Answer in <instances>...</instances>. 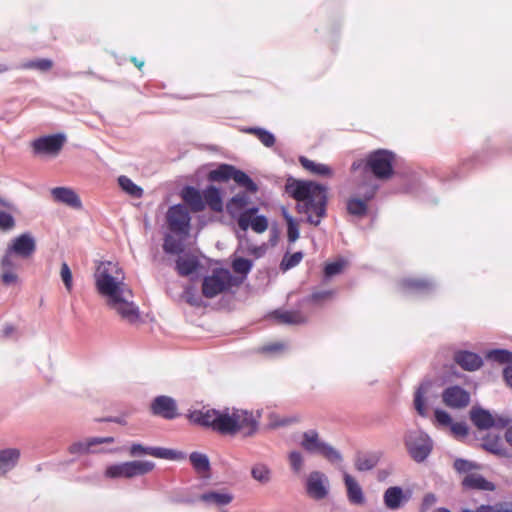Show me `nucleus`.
Wrapping results in <instances>:
<instances>
[{
  "mask_svg": "<svg viewBox=\"0 0 512 512\" xmlns=\"http://www.w3.org/2000/svg\"><path fill=\"white\" fill-rule=\"evenodd\" d=\"M299 419L296 417H285L273 424L274 427L287 426L291 423L298 422Z\"/></svg>",
  "mask_w": 512,
  "mask_h": 512,
  "instance_id": "nucleus-60",
  "label": "nucleus"
},
{
  "mask_svg": "<svg viewBox=\"0 0 512 512\" xmlns=\"http://www.w3.org/2000/svg\"><path fill=\"white\" fill-rule=\"evenodd\" d=\"M248 202L249 197L246 193H238L227 202L226 210L231 217H235L242 212Z\"/></svg>",
  "mask_w": 512,
  "mask_h": 512,
  "instance_id": "nucleus-31",
  "label": "nucleus"
},
{
  "mask_svg": "<svg viewBox=\"0 0 512 512\" xmlns=\"http://www.w3.org/2000/svg\"><path fill=\"white\" fill-rule=\"evenodd\" d=\"M404 444L410 457L418 463L425 461L433 449L432 439L421 430L408 431L404 436Z\"/></svg>",
  "mask_w": 512,
  "mask_h": 512,
  "instance_id": "nucleus-5",
  "label": "nucleus"
},
{
  "mask_svg": "<svg viewBox=\"0 0 512 512\" xmlns=\"http://www.w3.org/2000/svg\"><path fill=\"white\" fill-rule=\"evenodd\" d=\"M378 188V184L375 183L371 177L368 179L364 178L362 183L359 185V194L363 200L369 202L375 197Z\"/></svg>",
  "mask_w": 512,
  "mask_h": 512,
  "instance_id": "nucleus-40",
  "label": "nucleus"
},
{
  "mask_svg": "<svg viewBox=\"0 0 512 512\" xmlns=\"http://www.w3.org/2000/svg\"><path fill=\"white\" fill-rule=\"evenodd\" d=\"M155 464L151 461H129L110 465L105 470V476L108 478H133L142 476L151 472Z\"/></svg>",
  "mask_w": 512,
  "mask_h": 512,
  "instance_id": "nucleus-8",
  "label": "nucleus"
},
{
  "mask_svg": "<svg viewBox=\"0 0 512 512\" xmlns=\"http://www.w3.org/2000/svg\"><path fill=\"white\" fill-rule=\"evenodd\" d=\"M487 358L500 364H512V352L505 349H495L487 353Z\"/></svg>",
  "mask_w": 512,
  "mask_h": 512,
  "instance_id": "nucleus-46",
  "label": "nucleus"
},
{
  "mask_svg": "<svg viewBox=\"0 0 512 512\" xmlns=\"http://www.w3.org/2000/svg\"><path fill=\"white\" fill-rule=\"evenodd\" d=\"M257 207L243 210L237 217V223L241 230L247 231L251 228L256 233H263L268 228V219L264 215H256Z\"/></svg>",
  "mask_w": 512,
  "mask_h": 512,
  "instance_id": "nucleus-11",
  "label": "nucleus"
},
{
  "mask_svg": "<svg viewBox=\"0 0 512 512\" xmlns=\"http://www.w3.org/2000/svg\"><path fill=\"white\" fill-rule=\"evenodd\" d=\"M113 442V437H92L85 441L74 442L69 446V452L71 454H85L93 451L92 448L96 445Z\"/></svg>",
  "mask_w": 512,
  "mask_h": 512,
  "instance_id": "nucleus-23",
  "label": "nucleus"
},
{
  "mask_svg": "<svg viewBox=\"0 0 512 512\" xmlns=\"http://www.w3.org/2000/svg\"><path fill=\"white\" fill-rule=\"evenodd\" d=\"M236 284L235 278L229 270L217 268L212 271L211 275L203 279L202 293L206 298H214Z\"/></svg>",
  "mask_w": 512,
  "mask_h": 512,
  "instance_id": "nucleus-7",
  "label": "nucleus"
},
{
  "mask_svg": "<svg viewBox=\"0 0 512 512\" xmlns=\"http://www.w3.org/2000/svg\"><path fill=\"white\" fill-rule=\"evenodd\" d=\"M163 249L169 254H179L183 251V246L179 240L168 235L164 239Z\"/></svg>",
  "mask_w": 512,
  "mask_h": 512,
  "instance_id": "nucleus-48",
  "label": "nucleus"
},
{
  "mask_svg": "<svg viewBox=\"0 0 512 512\" xmlns=\"http://www.w3.org/2000/svg\"><path fill=\"white\" fill-rule=\"evenodd\" d=\"M189 460L198 473H206L210 470L209 458L203 453L192 452L189 456Z\"/></svg>",
  "mask_w": 512,
  "mask_h": 512,
  "instance_id": "nucleus-38",
  "label": "nucleus"
},
{
  "mask_svg": "<svg viewBox=\"0 0 512 512\" xmlns=\"http://www.w3.org/2000/svg\"><path fill=\"white\" fill-rule=\"evenodd\" d=\"M200 500L209 505L225 506L232 502L230 493L209 491L200 495Z\"/></svg>",
  "mask_w": 512,
  "mask_h": 512,
  "instance_id": "nucleus-28",
  "label": "nucleus"
},
{
  "mask_svg": "<svg viewBox=\"0 0 512 512\" xmlns=\"http://www.w3.org/2000/svg\"><path fill=\"white\" fill-rule=\"evenodd\" d=\"M283 348V345L281 343H275V344H270V345H266L262 348V351L263 352H276V351H279Z\"/></svg>",
  "mask_w": 512,
  "mask_h": 512,
  "instance_id": "nucleus-62",
  "label": "nucleus"
},
{
  "mask_svg": "<svg viewBox=\"0 0 512 512\" xmlns=\"http://www.w3.org/2000/svg\"><path fill=\"white\" fill-rule=\"evenodd\" d=\"M151 449L153 447H146L139 443H133L130 446V455L133 457L141 456V455H150Z\"/></svg>",
  "mask_w": 512,
  "mask_h": 512,
  "instance_id": "nucleus-55",
  "label": "nucleus"
},
{
  "mask_svg": "<svg viewBox=\"0 0 512 512\" xmlns=\"http://www.w3.org/2000/svg\"><path fill=\"white\" fill-rule=\"evenodd\" d=\"M344 264L345 262L342 260L328 263L324 268L325 277L330 278L332 276L339 274L342 271Z\"/></svg>",
  "mask_w": 512,
  "mask_h": 512,
  "instance_id": "nucleus-53",
  "label": "nucleus"
},
{
  "mask_svg": "<svg viewBox=\"0 0 512 512\" xmlns=\"http://www.w3.org/2000/svg\"><path fill=\"white\" fill-rule=\"evenodd\" d=\"M347 211L351 215L364 217L368 211L367 202L362 198L351 197L347 201Z\"/></svg>",
  "mask_w": 512,
  "mask_h": 512,
  "instance_id": "nucleus-37",
  "label": "nucleus"
},
{
  "mask_svg": "<svg viewBox=\"0 0 512 512\" xmlns=\"http://www.w3.org/2000/svg\"><path fill=\"white\" fill-rule=\"evenodd\" d=\"M18 255L5 250V253L0 261L1 268V281L4 285H12L18 282L17 270L20 269L21 264Z\"/></svg>",
  "mask_w": 512,
  "mask_h": 512,
  "instance_id": "nucleus-14",
  "label": "nucleus"
},
{
  "mask_svg": "<svg viewBox=\"0 0 512 512\" xmlns=\"http://www.w3.org/2000/svg\"><path fill=\"white\" fill-rule=\"evenodd\" d=\"M503 375L507 385L512 388V365L504 369Z\"/></svg>",
  "mask_w": 512,
  "mask_h": 512,
  "instance_id": "nucleus-61",
  "label": "nucleus"
},
{
  "mask_svg": "<svg viewBox=\"0 0 512 512\" xmlns=\"http://www.w3.org/2000/svg\"><path fill=\"white\" fill-rule=\"evenodd\" d=\"M451 431L454 435L465 437L468 435V427L464 422L451 423Z\"/></svg>",
  "mask_w": 512,
  "mask_h": 512,
  "instance_id": "nucleus-57",
  "label": "nucleus"
},
{
  "mask_svg": "<svg viewBox=\"0 0 512 512\" xmlns=\"http://www.w3.org/2000/svg\"><path fill=\"white\" fill-rule=\"evenodd\" d=\"M435 419L439 424L444 426L451 425L452 423L451 416L446 411L441 409L435 410Z\"/></svg>",
  "mask_w": 512,
  "mask_h": 512,
  "instance_id": "nucleus-58",
  "label": "nucleus"
},
{
  "mask_svg": "<svg viewBox=\"0 0 512 512\" xmlns=\"http://www.w3.org/2000/svg\"><path fill=\"white\" fill-rule=\"evenodd\" d=\"M60 276L64 283L65 288L68 291H71L72 286H73L72 272L66 262H63L61 265Z\"/></svg>",
  "mask_w": 512,
  "mask_h": 512,
  "instance_id": "nucleus-52",
  "label": "nucleus"
},
{
  "mask_svg": "<svg viewBox=\"0 0 512 512\" xmlns=\"http://www.w3.org/2000/svg\"><path fill=\"white\" fill-rule=\"evenodd\" d=\"M306 491L315 500L324 499L328 495L327 477L319 471L311 472L307 478Z\"/></svg>",
  "mask_w": 512,
  "mask_h": 512,
  "instance_id": "nucleus-16",
  "label": "nucleus"
},
{
  "mask_svg": "<svg viewBox=\"0 0 512 512\" xmlns=\"http://www.w3.org/2000/svg\"><path fill=\"white\" fill-rule=\"evenodd\" d=\"M20 455V450L17 448L0 450V477L4 476L17 465Z\"/></svg>",
  "mask_w": 512,
  "mask_h": 512,
  "instance_id": "nucleus-25",
  "label": "nucleus"
},
{
  "mask_svg": "<svg viewBox=\"0 0 512 512\" xmlns=\"http://www.w3.org/2000/svg\"><path fill=\"white\" fill-rule=\"evenodd\" d=\"M332 295L333 291L331 290L315 291L310 295L309 300L313 303H320L321 301L330 299Z\"/></svg>",
  "mask_w": 512,
  "mask_h": 512,
  "instance_id": "nucleus-56",
  "label": "nucleus"
},
{
  "mask_svg": "<svg viewBox=\"0 0 512 512\" xmlns=\"http://www.w3.org/2000/svg\"><path fill=\"white\" fill-rule=\"evenodd\" d=\"M437 502V497L433 493H427L421 503V511L425 512Z\"/></svg>",
  "mask_w": 512,
  "mask_h": 512,
  "instance_id": "nucleus-59",
  "label": "nucleus"
},
{
  "mask_svg": "<svg viewBox=\"0 0 512 512\" xmlns=\"http://www.w3.org/2000/svg\"><path fill=\"white\" fill-rule=\"evenodd\" d=\"M3 336L5 338H9L11 337L14 333H15V327L11 324H6L4 327H3Z\"/></svg>",
  "mask_w": 512,
  "mask_h": 512,
  "instance_id": "nucleus-63",
  "label": "nucleus"
},
{
  "mask_svg": "<svg viewBox=\"0 0 512 512\" xmlns=\"http://www.w3.org/2000/svg\"><path fill=\"white\" fill-rule=\"evenodd\" d=\"M118 184L123 191L134 198H141L143 196V189L136 185L129 177L120 176L118 178Z\"/></svg>",
  "mask_w": 512,
  "mask_h": 512,
  "instance_id": "nucleus-39",
  "label": "nucleus"
},
{
  "mask_svg": "<svg viewBox=\"0 0 512 512\" xmlns=\"http://www.w3.org/2000/svg\"><path fill=\"white\" fill-rule=\"evenodd\" d=\"M394 154L385 149L371 152L365 161V171L371 172L381 180L389 179L393 175Z\"/></svg>",
  "mask_w": 512,
  "mask_h": 512,
  "instance_id": "nucleus-6",
  "label": "nucleus"
},
{
  "mask_svg": "<svg viewBox=\"0 0 512 512\" xmlns=\"http://www.w3.org/2000/svg\"><path fill=\"white\" fill-rule=\"evenodd\" d=\"M442 401L449 408L462 409L470 403V394L464 388L453 385L444 389Z\"/></svg>",
  "mask_w": 512,
  "mask_h": 512,
  "instance_id": "nucleus-15",
  "label": "nucleus"
},
{
  "mask_svg": "<svg viewBox=\"0 0 512 512\" xmlns=\"http://www.w3.org/2000/svg\"><path fill=\"white\" fill-rule=\"evenodd\" d=\"M16 221L12 214L0 210V230L3 232L11 231L15 228Z\"/></svg>",
  "mask_w": 512,
  "mask_h": 512,
  "instance_id": "nucleus-50",
  "label": "nucleus"
},
{
  "mask_svg": "<svg viewBox=\"0 0 512 512\" xmlns=\"http://www.w3.org/2000/svg\"><path fill=\"white\" fill-rule=\"evenodd\" d=\"M95 285L98 293L107 299V305L123 321L130 324L138 322L139 308L133 302V292L124 282V273L118 263L100 262L95 273Z\"/></svg>",
  "mask_w": 512,
  "mask_h": 512,
  "instance_id": "nucleus-1",
  "label": "nucleus"
},
{
  "mask_svg": "<svg viewBox=\"0 0 512 512\" xmlns=\"http://www.w3.org/2000/svg\"><path fill=\"white\" fill-rule=\"evenodd\" d=\"M65 141L66 137L63 134L43 136L32 142V148L36 154L57 155Z\"/></svg>",
  "mask_w": 512,
  "mask_h": 512,
  "instance_id": "nucleus-12",
  "label": "nucleus"
},
{
  "mask_svg": "<svg viewBox=\"0 0 512 512\" xmlns=\"http://www.w3.org/2000/svg\"><path fill=\"white\" fill-rule=\"evenodd\" d=\"M462 485L467 489L492 490L493 484L479 474H468L464 477Z\"/></svg>",
  "mask_w": 512,
  "mask_h": 512,
  "instance_id": "nucleus-29",
  "label": "nucleus"
},
{
  "mask_svg": "<svg viewBox=\"0 0 512 512\" xmlns=\"http://www.w3.org/2000/svg\"><path fill=\"white\" fill-rule=\"evenodd\" d=\"M253 263L251 260L246 258H236L232 263L233 270L246 276L252 269Z\"/></svg>",
  "mask_w": 512,
  "mask_h": 512,
  "instance_id": "nucleus-49",
  "label": "nucleus"
},
{
  "mask_svg": "<svg viewBox=\"0 0 512 512\" xmlns=\"http://www.w3.org/2000/svg\"><path fill=\"white\" fill-rule=\"evenodd\" d=\"M300 446L309 454L320 455L331 463L342 461L341 453L329 443L320 438L315 429H310L302 434Z\"/></svg>",
  "mask_w": 512,
  "mask_h": 512,
  "instance_id": "nucleus-4",
  "label": "nucleus"
},
{
  "mask_svg": "<svg viewBox=\"0 0 512 512\" xmlns=\"http://www.w3.org/2000/svg\"><path fill=\"white\" fill-rule=\"evenodd\" d=\"M51 194L53 199L58 203L66 204L75 209H80L82 207L79 196L70 188L56 187L51 190Z\"/></svg>",
  "mask_w": 512,
  "mask_h": 512,
  "instance_id": "nucleus-21",
  "label": "nucleus"
},
{
  "mask_svg": "<svg viewBox=\"0 0 512 512\" xmlns=\"http://www.w3.org/2000/svg\"><path fill=\"white\" fill-rule=\"evenodd\" d=\"M251 476L261 484H267L271 481V469L264 463H257L251 469Z\"/></svg>",
  "mask_w": 512,
  "mask_h": 512,
  "instance_id": "nucleus-36",
  "label": "nucleus"
},
{
  "mask_svg": "<svg viewBox=\"0 0 512 512\" xmlns=\"http://www.w3.org/2000/svg\"><path fill=\"white\" fill-rule=\"evenodd\" d=\"M283 216L287 222V236L289 242H295L299 238L298 225L293 217L284 209Z\"/></svg>",
  "mask_w": 512,
  "mask_h": 512,
  "instance_id": "nucleus-47",
  "label": "nucleus"
},
{
  "mask_svg": "<svg viewBox=\"0 0 512 512\" xmlns=\"http://www.w3.org/2000/svg\"><path fill=\"white\" fill-rule=\"evenodd\" d=\"M203 200L205 202V205L207 204L212 211H223L222 196L220 190L215 186L210 185L203 191Z\"/></svg>",
  "mask_w": 512,
  "mask_h": 512,
  "instance_id": "nucleus-27",
  "label": "nucleus"
},
{
  "mask_svg": "<svg viewBox=\"0 0 512 512\" xmlns=\"http://www.w3.org/2000/svg\"><path fill=\"white\" fill-rule=\"evenodd\" d=\"M454 468L460 473H467L473 470L475 465L468 460L459 458L454 461Z\"/></svg>",
  "mask_w": 512,
  "mask_h": 512,
  "instance_id": "nucleus-54",
  "label": "nucleus"
},
{
  "mask_svg": "<svg viewBox=\"0 0 512 512\" xmlns=\"http://www.w3.org/2000/svg\"><path fill=\"white\" fill-rule=\"evenodd\" d=\"M150 408L154 415L164 419L172 420L178 416L176 402L169 396H157L151 402Z\"/></svg>",
  "mask_w": 512,
  "mask_h": 512,
  "instance_id": "nucleus-17",
  "label": "nucleus"
},
{
  "mask_svg": "<svg viewBox=\"0 0 512 512\" xmlns=\"http://www.w3.org/2000/svg\"><path fill=\"white\" fill-rule=\"evenodd\" d=\"M232 179L250 193H255L258 190L256 183L245 172L239 169L235 168Z\"/></svg>",
  "mask_w": 512,
  "mask_h": 512,
  "instance_id": "nucleus-41",
  "label": "nucleus"
},
{
  "mask_svg": "<svg viewBox=\"0 0 512 512\" xmlns=\"http://www.w3.org/2000/svg\"><path fill=\"white\" fill-rule=\"evenodd\" d=\"M344 483L347 490V498L351 504L362 505L365 502V497L361 486L358 482L348 473H344Z\"/></svg>",
  "mask_w": 512,
  "mask_h": 512,
  "instance_id": "nucleus-24",
  "label": "nucleus"
},
{
  "mask_svg": "<svg viewBox=\"0 0 512 512\" xmlns=\"http://www.w3.org/2000/svg\"><path fill=\"white\" fill-rule=\"evenodd\" d=\"M191 422L212 428L222 435H235L242 432L245 436L253 435L258 429V420L252 412L236 408L223 410H194L189 414Z\"/></svg>",
  "mask_w": 512,
  "mask_h": 512,
  "instance_id": "nucleus-2",
  "label": "nucleus"
},
{
  "mask_svg": "<svg viewBox=\"0 0 512 512\" xmlns=\"http://www.w3.org/2000/svg\"><path fill=\"white\" fill-rule=\"evenodd\" d=\"M6 249L18 255L19 258L28 259L36 251V240L31 233H22L13 238Z\"/></svg>",
  "mask_w": 512,
  "mask_h": 512,
  "instance_id": "nucleus-13",
  "label": "nucleus"
},
{
  "mask_svg": "<svg viewBox=\"0 0 512 512\" xmlns=\"http://www.w3.org/2000/svg\"><path fill=\"white\" fill-rule=\"evenodd\" d=\"M400 287L405 293L429 294L435 289V284L429 279L405 278L401 280Z\"/></svg>",
  "mask_w": 512,
  "mask_h": 512,
  "instance_id": "nucleus-19",
  "label": "nucleus"
},
{
  "mask_svg": "<svg viewBox=\"0 0 512 512\" xmlns=\"http://www.w3.org/2000/svg\"><path fill=\"white\" fill-rule=\"evenodd\" d=\"M454 361L467 371H475L483 364L482 358L478 354L466 350L455 352Z\"/></svg>",
  "mask_w": 512,
  "mask_h": 512,
  "instance_id": "nucleus-20",
  "label": "nucleus"
},
{
  "mask_svg": "<svg viewBox=\"0 0 512 512\" xmlns=\"http://www.w3.org/2000/svg\"><path fill=\"white\" fill-rule=\"evenodd\" d=\"M275 317L285 324H301L305 321L303 315L298 311H275Z\"/></svg>",
  "mask_w": 512,
  "mask_h": 512,
  "instance_id": "nucleus-42",
  "label": "nucleus"
},
{
  "mask_svg": "<svg viewBox=\"0 0 512 512\" xmlns=\"http://www.w3.org/2000/svg\"><path fill=\"white\" fill-rule=\"evenodd\" d=\"M244 132L255 135L258 140L265 146V147H272L275 142L276 138L275 136L268 130L260 127H249L244 130Z\"/></svg>",
  "mask_w": 512,
  "mask_h": 512,
  "instance_id": "nucleus-34",
  "label": "nucleus"
},
{
  "mask_svg": "<svg viewBox=\"0 0 512 512\" xmlns=\"http://www.w3.org/2000/svg\"><path fill=\"white\" fill-rule=\"evenodd\" d=\"M191 217L181 204L171 206L167 211V223L171 232L179 235L189 233Z\"/></svg>",
  "mask_w": 512,
  "mask_h": 512,
  "instance_id": "nucleus-10",
  "label": "nucleus"
},
{
  "mask_svg": "<svg viewBox=\"0 0 512 512\" xmlns=\"http://www.w3.org/2000/svg\"><path fill=\"white\" fill-rule=\"evenodd\" d=\"M410 499V494L404 493L399 486H391L387 488L383 495V502L386 508L390 510H398L404 506Z\"/></svg>",
  "mask_w": 512,
  "mask_h": 512,
  "instance_id": "nucleus-18",
  "label": "nucleus"
},
{
  "mask_svg": "<svg viewBox=\"0 0 512 512\" xmlns=\"http://www.w3.org/2000/svg\"><path fill=\"white\" fill-rule=\"evenodd\" d=\"M150 455L156 458L169 460H177L184 458V454L182 452L162 447H153V449H151Z\"/></svg>",
  "mask_w": 512,
  "mask_h": 512,
  "instance_id": "nucleus-43",
  "label": "nucleus"
},
{
  "mask_svg": "<svg viewBox=\"0 0 512 512\" xmlns=\"http://www.w3.org/2000/svg\"><path fill=\"white\" fill-rule=\"evenodd\" d=\"M381 454L378 452L358 453L355 458V468L360 471H370L379 463Z\"/></svg>",
  "mask_w": 512,
  "mask_h": 512,
  "instance_id": "nucleus-26",
  "label": "nucleus"
},
{
  "mask_svg": "<svg viewBox=\"0 0 512 512\" xmlns=\"http://www.w3.org/2000/svg\"><path fill=\"white\" fill-rule=\"evenodd\" d=\"M286 191L297 201V211L307 216V222L318 226L326 216L327 188L312 181L293 180L286 184Z\"/></svg>",
  "mask_w": 512,
  "mask_h": 512,
  "instance_id": "nucleus-3",
  "label": "nucleus"
},
{
  "mask_svg": "<svg viewBox=\"0 0 512 512\" xmlns=\"http://www.w3.org/2000/svg\"><path fill=\"white\" fill-rule=\"evenodd\" d=\"M363 168L364 173H367L368 171H365V161L358 160L354 161L351 165V171L356 172L357 170Z\"/></svg>",
  "mask_w": 512,
  "mask_h": 512,
  "instance_id": "nucleus-64",
  "label": "nucleus"
},
{
  "mask_svg": "<svg viewBox=\"0 0 512 512\" xmlns=\"http://www.w3.org/2000/svg\"><path fill=\"white\" fill-rule=\"evenodd\" d=\"M431 381H423L417 388L414 396V406L420 416L425 417L427 415V409L425 405L424 396L431 388Z\"/></svg>",
  "mask_w": 512,
  "mask_h": 512,
  "instance_id": "nucleus-30",
  "label": "nucleus"
},
{
  "mask_svg": "<svg viewBox=\"0 0 512 512\" xmlns=\"http://www.w3.org/2000/svg\"><path fill=\"white\" fill-rule=\"evenodd\" d=\"M53 62L49 59H35L24 62L20 65L22 69H36L42 72L48 71L52 68Z\"/></svg>",
  "mask_w": 512,
  "mask_h": 512,
  "instance_id": "nucleus-45",
  "label": "nucleus"
},
{
  "mask_svg": "<svg viewBox=\"0 0 512 512\" xmlns=\"http://www.w3.org/2000/svg\"><path fill=\"white\" fill-rule=\"evenodd\" d=\"M234 170V166L222 164L217 169L210 171L208 178L210 181H228L232 179Z\"/></svg>",
  "mask_w": 512,
  "mask_h": 512,
  "instance_id": "nucleus-35",
  "label": "nucleus"
},
{
  "mask_svg": "<svg viewBox=\"0 0 512 512\" xmlns=\"http://www.w3.org/2000/svg\"><path fill=\"white\" fill-rule=\"evenodd\" d=\"M199 266V261L194 256L178 257L176 260V269L181 276L192 274Z\"/></svg>",
  "mask_w": 512,
  "mask_h": 512,
  "instance_id": "nucleus-33",
  "label": "nucleus"
},
{
  "mask_svg": "<svg viewBox=\"0 0 512 512\" xmlns=\"http://www.w3.org/2000/svg\"><path fill=\"white\" fill-rule=\"evenodd\" d=\"M288 459L292 470L295 473L300 472L304 462L302 454L299 451H292L289 453Z\"/></svg>",
  "mask_w": 512,
  "mask_h": 512,
  "instance_id": "nucleus-51",
  "label": "nucleus"
},
{
  "mask_svg": "<svg viewBox=\"0 0 512 512\" xmlns=\"http://www.w3.org/2000/svg\"><path fill=\"white\" fill-rule=\"evenodd\" d=\"M303 259V253L298 251L293 254L286 253L280 263V269L285 272L297 266Z\"/></svg>",
  "mask_w": 512,
  "mask_h": 512,
  "instance_id": "nucleus-44",
  "label": "nucleus"
},
{
  "mask_svg": "<svg viewBox=\"0 0 512 512\" xmlns=\"http://www.w3.org/2000/svg\"><path fill=\"white\" fill-rule=\"evenodd\" d=\"M182 199L193 212H201L205 209L203 194L193 186H186L182 190Z\"/></svg>",
  "mask_w": 512,
  "mask_h": 512,
  "instance_id": "nucleus-22",
  "label": "nucleus"
},
{
  "mask_svg": "<svg viewBox=\"0 0 512 512\" xmlns=\"http://www.w3.org/2000/svg\"><path fill=\"white\" fill-rule=\"evenodd\" d=\"M470 419L479 430H488L490 428L502 429L511 423L507 416H493L488 410L482 407L474 406L470 410Z\"/></svg>",
  "mask_w": 512,
  "mask_h": 512,
  "instance_id": "nucleus-9",
  "label": "nucleus"
},
{
  "mask_svg": "<svg viewBox=\"0 0 512 512\" xmlns=\"http://www.w3.org/2000/svg\"><path fill=\"white\" fill-rule=\"evenodd\" d=\"M301 166L312 174L320 176H331L332 169L325 164L316 163L305 156L299 157Z\"/></svg>",
  "mask_w": 512,
  "mask_h": 512,
  "instance_id": "nucleus-32",
  "label": "nucleus"
}]
</instances>
